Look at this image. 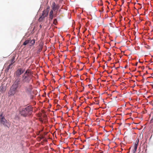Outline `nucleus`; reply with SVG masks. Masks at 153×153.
<instances>
[{"instance_id":"1","label":"nucleus","mask_w":153,"mask_h":153,"mask_svg":"<svg viewBox=\"0 0 153 153\" xmlns=\"http://www.w3.org/2000/svg\"><path fill=\"white\" fill-rule=\"evenodd\" d=\"M31 77L30 75H26L24 74L22 75V79L17 78L15 80L16 83H18L21 87L22 85L25 83H29L31 79Z\"/></svg>"},{"instance_id":"2","label":"nucleus","mask_w":153,"mask_h":153,"mask_svg":"<svg viewBox=\"0 0 153 153\" xmlns=\"http://www.w3.org/2000/svg\"><path fill=\"white\" fill-rule=\"evenodd\" d=\"M32 107L30 106H28L22 108L20 111L19 113L21 115L25 117L30 115L32 113Z\"/></svg>"},{"instance_id":"3","label":"nucleus","mask_w":153,"mask_h":153,"mask_svg":"<svg viewBox=\"0 0 153 153\" xmlns=\"http://www.w3.org/2000/svg\"><path fill=\"white\" fill-rule=\"evenodd\" d=\"M19 88H20V85L18 84V83H16V82L15 81L8 92L9 95H14L16 92L17 89Z\"/></svg>"},{"instance_id":"4","label":"nucleus","mask_w":153,"mask_h":153,"mask_svg":"<svg viewBox=\"0 0 153 153\" xmlns=\"http://www.w3.org/2000/svg\"><path fill=\"white\" fill-rule=\"evenodd\" d=\"M0 122L1 124H2L4 126H7V124L8 123L5 119L4 116L3 115L2 113H1L0 115Z\"/></svg>"},{"instance_id":"5","label":"nucleus","mask_w":153,"mask_h":153,"mask_svg":"<svg viewBox=\"0 0 153 153\" xmlns=\"http://www.w3.org/2000/svg\"><path fill=\"white\" fill-rule=\"evenodd\" d=\"M25 71V70L24 69L22 68H18L15 72L14 75L17 77V78H19L20 75L24 73Z\"/></svg>"},{"instance_id":"6","label":"nucleus","mask_w":153,"mask_h":153,"mask_svg":"<svg viewBox=\"0 0 153 153\" xmlns=\"http://www.w3.org/2000/svg\"><path fill=\"white\" fill-rule=\"evenodd\" d=\"M33 88V86L31 85H29L25 87V89L26 92L28 93H31Z\"/></svg>"},{"instance_id":"7","label":"nucleus","mask_w":153,"mask_h":153,"mask_svg":"<svg viewBox=\"0 0 153 153\" xmlns=\"http://www.w3.org/2000/svg\"><path fill=\"white\" fill-rule=\"evenodd\" d=\"M60 7V6L59 4H56L55 2H53L52 4V10L54 11L58 10Z\"/></svg>"},{"instance_id":"8","label":"nucleus","mask_w":153,"mask_h":153,"mask_svg":"<svg viewBox=\"0 0 153 153\" xmlns=\"http://www.w3.org/2000/svg\"><path fill=\"white\" fill-rule=\"evenodd\" d=\"M49 8V7H48L46 10H44L43 12L42 15L46 17L48 14Z\"/></svg>"},{"instance_id":"9","label":"nucleus","mask_w":153,"mask_h":153,"mask_svg":"<svg viewBox=\"0 0 153 153\" xmlns=\"http://www.w3.org/2000/svg\"><path fill=\"white\" fill-rule=\"evenodd\" d=\"M9 65L8 66L7 68L5 69V71L7 72L8 71L9 69H11L13 66V64H12V63H8L6 65H5L4 66H6L8 64Z\"/></svg>"},{"instance_id":"10","label":"nucleus","mask_w":153,"mask_h":153,"mask_svg":"<svg viewBox=\"0 0 153 153\" xmlns=\"http://www.w3.org/2000/svg\"><path fill=\"white\" fill-rule=\"evenodd\" d=\"M24 74L26 75H30L31 76V77L33 76L32 75V73L30 70H26Z\"/></svg>"},{"instance_id":"11","label":"nucleus","mask_w":153,"mask_h":153,"mask_svg":"<svg viewBox=\"0 0 153 153\" xmlns=\"http://www.w3.org/2000/svg\"><path fill=\"white\" fill-rule=\"evenodd\" d=\"M14 59L15 58L13 57L11 60H9L5 64V65H6L8 63H12V64H13V63L14 62Z\"/></svg>"},{"instance_id":"12","label":"nucleus","mask_w":153,"mask_h":153,"mask_svg":"<svg viewBox=\"0 0 153 153\" xmlns=\"http://www.w3.org/2000/svg\"><path fill=\"white\" fill-rule=\"evenodd\" d=\"M53 10H51L49 13V19L52 20L53 17Z\"/></svg>"},{"instance_id":"13","label":"nucleus","mask_w":153,"mask_h":153,"mask_svg":"<svg viewBox=\"0 0 153 153\" xmlns=\"http://www.w3.org/2000/svg\"><path fill=\"white\" fill-rule=\"evenodd\" d=\"M35 39H32V40H30V42L29 43H30V46H31L32 45H33L35 43Z\"/></svg>"},{"instance_id":"14","label":"nucleus","mask_w":153,"mask_h":153,"mask_svg":"<svg viewBox=\"0 0 153 153\" xmlns=\"http://www.w3.org/2000/svg\"><path fill=\"white\" fill-rule=\"evenodd\" d=\"M30 39H28L26 40L25 41V42H24L23 44V45H25L29 43L30 42Z\"/></svg>"},{"instance_id":"15","label":"nucleus","mask_w":153,"mask_h":153,"mask_svg":"<svg viewBox=\"0 0 153 153\" xmlns=\"http://www.w3.org/2000/svg\"><path fill=\"white\" fill-rule=\"evenodd\" d=\"M137 145L136 144L134 145V148L133 150V152L134 153L135 152H136V150L137 148Z\"/></svg>"},{"instance_id":"16","label":"nucleus","mask_w":153,"mask_h":153,"mask_svg":"<svg viewBox=\"0 0 153 153\" xmlns=\"http://www.w3.org/2000/svg\"><path fill=\"white\" fill-rule=\"evenodd\" d=\"M137 145L136 144L134 145V148L133 150V152L134 153L135 152H136V150L137 148Z\"/></svg>"},{"instance_id":"17","label":"nucleus","mask_w":153,"mask_h":153,"mask_svg":"<svg viewBox=\"0 0 153 153\" xmlns=\"http://www.w3.org/2000/svg\"><path fill=\"white\" fill-rule=\"evenodd\" d=\"M45 17L42 15V16L39 18V21H42L45 18Z\"/></svg>"},{"instance_id":"18","label":"nucleus","mask_w":153,"mask_h":153,"mask_svg":"<svg viewBox=\"0 0 153 153\" xmlns=\"http://www.w3.org/2000/svg\"><path fill=\"white\" fill-rule=\"evenodd\" d=\"M57 20L56 19H54L53 20V24L55 25H56V24L57 23Z\"/></svg>"},{"instance_id":"19","label":"nucleus","mask_w":153,"mask_h":153,"mask_svg":"<svg viewBox=\"0 0 153 153\" xmlns=\"http://www.w3.org/2000/svg\"><path fill=\"white\" fill-rule=\"evenodd\" d=\"M139 142V138H137V140H136V142L135 143V144H136L137 145H138V143Z\"/></svg>"},{"instance_id":"20","label":"nucleus","mask_w":153,"mask_h":153,"mask_svg":"<svg viewBox=\"0 0 153 153\" xmlns=\"http://www.w3.org/2000/svg\"><path fill=\"white\" fill-rule=\"evenodd\" d=\"M42 47L41 46H40V48L39 49V50H38L39 52H41V51L42 50Z\"/></svg>"},{"instance_id":"21","label":"nucleus","mask_w":153,"mask_h":153,"mask_svg":"<svg viewBox=\"0 0 153 153\" xmlns=\"http://www.w3.org/2000/svg\"><path fill=\"white\" fill-rule=\"evenodd\" d=\"M56 13L54 15H53V17H56Z\"/></svg>"},{"instance_id":"22","label":"nucleus","mask_w":153,"mask_h":153,"mask_svg":"<svg viewBox=\"0 0 153 153\" xmlns=\"http://www.w3.org/2000/svg\"><path fill=\"white\" fill-rule=\"evenodd\" d=\"M40 28H41L42 27V26L41 25H40Z\"/></svg>"},{"instance_id":"23","label":"nucleus","mask_w":153,"mask_h":153,"mask_svg":"<svg viewBox=\"0 0 153 153\" xmlns=\"http://www.w3.org/2000/svg\"><path fill=\"white\" fill-rule=\"evenodd\" d=\"M3 88V87H1L0 88H1H1Z\"/></svg>"},{"instance_id":"24","label":"nucleus","mask_w":153,"mask_h":153,"mask_svg":"<svg viewBox=\"0 0 153 153\" xmlns=\"http://www.w3.org/2000/svg\"><path fill=\"white\" fill-rule=\"evenodd\" d=\"M103 5V4L102 3L101 4V5Z\"/></svg>"},{"instance_id":"25","label":"nucleus","mask_w":153,"mask_h":153,"mask_svg":"<svg viewBox=\"0 0 153 153\" xmlns=\"http://www.w3.org/2000/svg\"><path fill=\"white\" fill-rule=\"evenodd\" d=\"M90 85H88V86H90Z\"/></svg>"},{"instance_id":"26","label":"nucleus","mask_w":153,"mask_h":153,"mask_svg":"<svg viewBox=\"0 0 153 153\" xmlns=\"http://www.w3.org/2000/svg\"><path fill=\"white\" fill-rule=\"evenodd\" d=\"M137 64H136V65H137Z\"/></svg>"},{"instance_id":"27","label":"nucleus","mask_w":153,"mask_h":153,"mask_svg":"<svg viewBox=\"0 0 153 153\" xmlns=\"http://www.w3.org/2000/svg\"><path fill=\"white\" fill-rule=\"evenodd\" d=\"M137 64H136V65H137Z\"/></svg>"},{"instance_id":"28","label":"nucleus","mask_w":153,"mask_h":153,"mask_svg":"<svg viewBox=\"0 0 153 153\" xmlns=\"http://www.w3.org/2000/svg\"><path fill=\"white\" fill-rule=\"evenodd\" d=\"M63 0H60V1H62Z\"/></svg>"}]
</instances>
